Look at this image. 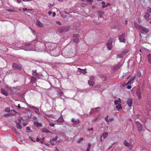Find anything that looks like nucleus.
Returning <instances> with one entry per match:
<instances>
[{
    "mask_svg": "<svg viewBox=\"0 0 151 151\" xmlns=\"http://www.w3.org/2000/svg\"><path fill=\"white\" fill-rule=\"evenodd\" d=\"M128 49H126L124 50L122 52L117 55V58L120 59V60L122 61L123 60V57L128 52Z\"/></svg>",
    "mask_w": 151,
    "mask_h": 151,
    "instance_id": "obj_1",
    "label": "nucleus"
},
{
    "mask_svg": "<svg viewBox=\"0 0 151 151\" xmlns=\"http://www.w3.org/2000/svg\"><path fill=\"white\" fill-rule=\"evenodd\" d=\"M121 99L120 98H119L118 100H115L114 101L115 105H116V108L115 109V111H119V109L122 108V107L121 104Z\"/></svg>",
    "mask_w": 151,
    "mask_h": 151,
    "instance_id": "obj_2",
    "label": "nucleus"
},
{
    "mask_svg": "<svg viewBox=\"0 0 151 151\" xmlns=\"http://www.w3.org/2000/svg\"><path fill=\"white\" fill-rule=\"evenodd\" d=\"M126 38L125 34L123 33L119 37L118 39L120 42L125 43L126 42Z\"/></svg>",
    "mask_w": 151,
    "mask_h": 151,
    "instance_id": "obj_3",
    "label": "nucleus"
},
{
    "mask_svg": "<svg viewBox=\"0 0 151 151\" xmlns=\"http://www.w3.org/2000/svg\"><path fill=\"white\" fill-rule=\"evenodd\" d=\"M113 39L110 38L109 40L106 44L107 48L110 50L112 47Z\"/></svg>",
    "mask_w": 151,
    "mask_h": 151,
    "instance_id": "obj_4",
    "label": "nucleus"
},
{
    "mask_svg": "<svg viewBox=\"0 0 151 151\" xmlns=\"http://www.w3.org/2000/svg\"><path fill=\"white\" fill-rule=\"evenodd\" d=\"M135 123L137 127L138 130L139 131H142V126L141 123L139 121H138L136 120H135Z\"/></svg>",
    "mask_w": 151,
    "mask_h": 151,
    "instance_id": "obj_5",
    "label": "nucleus"
},
{
    "mask_svg": "<svg viewBox=\"0 0 151 151\" xmlns=\"http://www.w3.org/2000/svg\"><path fill=\"white\" fill-rule=\"evenodd\" d=\"M123 64L122 62H119L117 64L114 66V70H116L119 69L122 66Z\"/></svg>",
    "mask_w": 151,
    "mask_h": 151,
    "instance_id": "obj_6",
    "label": "nucleus"
},
{
    "mask_svg": "<svg viewBox=\"0 0 151 151\" xmlns=\"http://www.w3.org/2000/svg\"><path fill=\"white\" fill-rule=\"evenodd\" d=\"M93 77H90V80L88 81V83L91 86H93L94 85V81Z\"/></svg>",
    "mask_w": 151,
    "mask_h": 151,
    "instance_id": "obj_7",
    "label": "nucleus"
},
{
    "mask_svg": "<svg viewBox=\"0 0 151 151\" xmlns=\"http://www.w3.org/2000/svg\"><path fill=\"white\" fill-rule=\"evenodd\" d=\"M68 29L65 27H61L58 28V32L60 33H62L63 32H65L68 31Z\"/></svg>",
    "mask_w": 151,
    "mask_h": 151,
    "instance_id": "obj_8",
    "label": "nucleus"
},
{
    "mask_svg": "<svg viewBox=\"0 0 151 151\" xmlns=\"http://www.w3.org/2000/svg\"><path fill=\"white\" fill-rule=\"evenodd\" d=\"M140 31H141L142 33H147L148 32L149 30L148 29L142 26Z\"/></svg>",
    "mask_w": 151,
    "mask_h": 151,
    "instance_id": "obj_9",
    "label": "nucleus"
},
{
    "mask_svg": "<svg viewBox=\"0 0 151 151\" xmlns=\"http://www.w3.org/2000/svg\"><path fill=\"white\" fill-rule=\"evenodd\" d=\"M79 35L78 34H74L73 35V40L75 42L77 43L78 41Z\"/></svg>",
    "mask_w": 151,
    "mask_h": 151,
    "instance_id": "obj_10",
    "label": "nucleus"
},
{
    "mask_svg": "<svg viewBox=\"0 0 151 151\" xmlns=\"http://www.w3.org/2000/svg\"><path fill=\"white\" fill-rule=\"evenodd\" d=\"M132 100L131 98L128 99L127 101V104L129 107H131L132 106Z\"/></svg>",
    "mask_w": 151,
    "mask_h": 151,
    "instance_id": "obj_11",
    "label": "nucleus"
},
{
    "mask_svg": "<svg viewBox=\"0 0 151 151\" xmlns=\"http://www.w3.org/2000/svg\"><path fill=\"white\" fill-rule=\"evenodd\" d=\"M12 66L14 68L17 69H21V66L15 63H13L12 65Z\"/></svg>",
    "mask_w": 151,
    "mask_h": 151,
    "instance_id": "obj_12",
    "label": "nucleus"
},
{
    "mask_svg": "<svg viewBox=\"0 0 151 151\" xmlns=\"http://www.w3.org/2000/svg\"><path fill=\"white\" fill-rule=\"evenodd\" d=\"M136 94L139 99L141 98V93L140 90L139 89L137 90L136 91Z\"/></svg>",
    "mask_w": 151,
    "mask_h": 151,
    "instance_id": "obj_13",
    "label": "nucleus"
},
{
    "mask_svg": "<svg viewBox=\"0 0 151 151\" xmlns=\"http://www.w3.org/2000/svg\"><path fill=\"white\" fill-rule=\"evenodd\" d=\"M108 136V133H103L102 135L101 136V141H102L106 137Z\"/></svg>",
    "mask_w": 151,
    "mask_h": 151,
    "instance_id": "obj_14",
    "label": "nucleus"
},
{
    "mask_svg": "<svg viewBox=\"0 0 151 151\" xmlns=\"http://www.w3.org/2000/svg\"><path fill=\"white\" fill-rule=\"evenodd\" d=\"M134 26L139 31L140 30L142 27V26L138 24L137 22L134 23Z\"/></svg>",
    "mask_w": 151,
    "mask_h": 151,
    "instance_id": "obj_15",
    "label": "nucleus"
},
{
    "mask_svg": "<svg viewBox=\"0 0 151 151\" xmlns=\"http://www.w3.org/2000/svg\"><path fill=\"white\" fill-rule=\"evenodd\" d=\"M36 25L39 27H43V25L38 20L37 21Z\"/></svg>",
    "mask_w": 151,
    "mask_h": 151,
    "instance_id": "obj_16",
    "label": "nucleus"
},
{
    "mask_svg": "<svg viewBox=\"0 0 151 151\" xmlns=\"http://www.w3.org/2000/svg\"><path fill=\"white\" fill-rule=\"evenodd\" d=\"M75 54L73 53L71 51L68 52L67 53V56L69 58H71L74 56Z\"/></svg>",
    "mask_w": 151,
    "mask_h": 151,
    "instance_id": "obj_17",
    "label": "nucleus"
},
{
    "mask_svg": "<svg viewBox=\"0 0 151 151\" xmlns=\"http://www.w3.org/2000/svg\"><path fill=\"white\" fill-rule=\"evenodd\" d=\"M1 92L5 96H7L8 95V93L7 91L4 88L1 89Z\"/></svg>",
    "mask_w": 151,
    "mask_h": 151,
    "instance_id": "obj_18",
    "label": "nucleus"
},
{
    "mask_svg": "<svg viewBox=\"0 0 151 151\" xmlns=\"http://www.w3.org/2000/svg\"><path fill=\"white\" fill-rule=\"evenodd\" d=\"M78 69L80 70L79 71L80 73V74H83V75H84L86 73V69H83L80 68H78Z\"/></svg>",
    "mask_w": 151,
    "mask_h": 151,
    "instance_id": "obj_19",
    "label": "nucleus"
},
{
    "mask_svg": "<svg viewBox=\"0 0 151 151\" xmlns=\"http://www.w3.org/2000/svg\"><path fill=\"white\" fill-rule=\"evenodd\" d=\"M150 16V14L149 13L147 12L145 13L144 15V18L147 20H149V17Z\"/></svg>",
    "mask_w": 151,
    "mask_h": 151,
    "instance_id": "obj_20",
    "label": "nucleus"
},
{
    "mask_svg": "<svg viewBox=\"0 0 151 151\" xmlns=\"http://www.w3.org/2000/svg\"><path fill=\"white\" fill-rule=\"evenodd\" d=\"M71 121L73 122V123H80V121L79 119H75L73 118H72V119Z\"/></svg>",
    "mask_w": 151,
    "mask_h": 151,
    "instance_id": "obj_21",
    "label": "nucleus"
},
{
    "mask_svg": "<svg viewBox=\"0 0 151 151\" xmlns=\"http://www.w3.org/2000/svg\"><path fill=\"white\" fill-rule=\"evenodd\" d=\"M124 144L125 146L127 147H129L131 145V144L127 142L126 140L124 141Z\"/></svg>",
    "mask_w": 151,
    "mask_h": 151,
    "instance_id": "obj_22",
    "label": "nucleus"
},
{
    "mask_svg": "<svg viewBox=\"0 0 151 151\" xmlns=\"http://www.w3.org/2000/svg\"><path fill=\"white\" fill-rule=\"evenodd\" d=\"M99 78L102 79L103 81H105L106 79V76L101 74L99 75Z\"/></svg>",
    "mask_w": 151,
    "mask_h": 151,
    "instance_id": "obj_23",
    "label": "nucleus"
},
{
    "mask_svg": "<svg viewBox=\"0 0 151 151\" xmlns=\"http://www.w3.org/2000/svg\"><path fill=\"white\" fill-rule=\"evenodd\" d=\"M57 122L59 123L63 122L64 121L63 119L62 116H60L58 119L56 120Z\"/></svg>",
    "mask_w": 151,
    "mask_h": 151,
    "instance_id": "obj_24",
    "label": "nucleus"
},
{
    "mask_svg": "<svg viewBox=\"0 0 151 151\" xmlns=\"http://www.w3.org/2000/svg\"><path fill=\"white\" fill-rule=\"evenodd\" d=\"M35 124H36V126L38 127H41L42 126V124L41 123H38L37 122H34Z\"/></svg>",
    "mask_w": 151,
    "mask_h": 151,
    "instance_id": "obj_25",
    "label": "nucleus"
},
{
    "mask_svg": "<svg viewBox=\"0 0 151 151\" xmlns=\"http://www.w3.org/2000/svg\"><path fill=\"white\" fill-rule=\"evenodd\" d=\"M147 57L148 59L149 62L151 64V55L150 54H148L147 55Z\"/></svg>",
    "mask_w": 151,
    "mask_h": 151,
    "instance_id": "obj_26",
    "label": "nucleus"
},
{
    "mask_svg": "<svg viewBox=\"0 0 151 151\" xmlns=\"http://www.w3.org/2000/svg\"><path fill=\"white\" fill-rule=\"evenodd\" d=\"M98 13L100 17H102L104 14V12L100 10L98 11Z\"/></svg>",
    "mask_w": 151,
    "mask_h": 151,
    "instance_id": "obj_27",
    "label": "nucleus"
},
{
    "mask_svg": "<svg viewBox=\"0 0 151 151\" xmlns=\"http://www.w3.org/2000/svg\"><path fill=\"white\" fill-rule=\"evenodd\" d=\"M147 106L148 107H151V98L149 100L147 104Z\"/></svg>",
    "mask_w": 151,
    "mask_h": 151,
    "instance_id": "obj_28",
    "label": "nucleus"
},
{
    "mask_svg": "<svg viewBox=\"0 0 151 151\" xmlns=\"http://www.w3.org/2000/svg\"><path fill=\"white\" fill-rule=\"evenodd\" d=\"M42 132H50L47 129H46L45 128H44L42 129Z\"/></svg>",
    "mask_w": 151,
    "mask_h": 151,
    "instance_id": "obj_29",
    "label": "nucleus"
},
{
    "mask_svg": "<svg viewBox=\"0 0 151 151\" xmlns=\"http://www.w3.org/2000/svg\"><path fill=\"white\" fill-rule=\"evenodd\" d=\"M33 75L34 76H36L37 77H39V75L36 73V72H33L32 73Z\"/></svg>",
    "mask_w": 151,
    "mask_h": 151,
    "instance_id": "obj_30",
    "label": "nucleus"
},
{
    "mask_svg": "<svg viewBox=\"0 0 151 151\" xmlns=\"http://www.w3.org/2000/svg\"><path fill=\"white\" fill-rule=\"evenodd\" d=\"M128 73H127V74L125 75H124L123 76V77H124V78H125L126 79H128L131 76V75H129L128 76H127V75L128 74Z\"/></svg>",
    "mask_w": 151,
    "mask_h": 151,
    "instance_id": "obj_31",
    "label": "nucleus"
},
{
    "mask_svg": "<svg viewBox=\"0 0 151 151\" xmlns=\"http://www.w3.org/2000/svg\"><path fill=\"white\" fill-rule=\"evenodd\" d=\"M58 93L60 95H62L63 94V92L60 90H58L57 91Z\"/></svg>",
    "mask_w": 151,
    "mask_h": 151,
    "instance_id": "obj_32",
    "label": "nucleus"
},
{
    "mask_svg": "<svg viewBox=\"0 0 151 151\" xmlns=\"http://www.w3.org/2000/svg\"><path fill=\"white\" fill-rule=\"evenodd\" d=\"M133 82L130 79L129 81L126 84V85H130L132 83H133Z\"/></svg>",
    "mask_w": 151,
    "mask_h": 151,
    "instance_id": "obj_33",
    "label": "nucleus"
},
{
    "mask_svg": "<svg viewBox=\"0 0 151 151\" xmlns=\"http://www.w3.org/2000/svg\"><path fill=\"white\" fill-rule=\"evenodd\" d=\"M6 11H7L8 12H16V11L15 10H14V9H7L6 10Z\"/></svg>",
    "mask_w": 151,
    "mask_h": 151,
    "instance_id": "obj_34",
    "label": "nucleus"
},
{
    "mask_svg": "<svg viewBox=\"0 0 151 151\" xmlns=\"http://www.w3.org/2000/svg\"><path fill=\"white\" fill-rule=\"evenodd\" d=\"M5 111L9 112L10 111V109L9 108H7L5 109Z\"/></svg>",
    "mask_w": 151,
    "mask_h": 151,
    "instance_id": "obj_35",
    "label": "nucleus"
},
{
    "mask_svg": "<svg viewBox=\"0 0 151 151\" xmlns=\"http://www.w3.org/2000/svg\"><path fill=\"white\" fill-rule=\"evenodd\" d=\"M137 77H140L141 76V74L140 72H138L137 73Z\"/></svg>",
    "mask_w": 151,
    "mask_h": 151,
    "instance_id": "obj_36",
    "label": "nucleus"
},
{
    "mask_svg": "<svg viewBox=\"0 0 151 151\" xmlns=\"http://www.w3.org/2000/svg\"><path fill=\"white\" fill-rule=\"evenodd\" d=\"M56 124V123H51L50 122L49 124L50 125V126L51 127H54L55 125Z\"/></svg>",
    "mask_w": 151,
    "mask_h": 151,
    "instance_id": "obj_37",
    "label": "nucleus"
},
{
    "mask_svg": "<svg viewBox=\"0 0 151 151\" xmlns=\"http://www.w3.org/2000/svg\"><path fill=\"white\" fill-rule=\"evenodd\" d=\"M136 78V76H132L131 79H130L131 80H132V81L133 82V81L135 79V78Z\"/></svg>",
    "mask_w": 151,
    "mask_h": 151,
    "instance_id": "obj_38",
    "label": "nucleus"
},
{
    "mask_svg": "<svg viewBox=\"0 0 151 151\" xmlns=\"http://www.w3.org/2000/svg\"><path fill=\"white\" fill-rule=\"evenodd\" d=\"M86 1L90 4H91L93 2V0H85Z\"/></svg>",
    "mask_w": 151,
    "mask_h": 151,
    "instance_id": "obj_39",
    "label": "nucleus"
},
{
    "mask_svg": "<svg viewBox=\"0 0 151 151\" xmlns=\"http://www.w3.org/2000/svg\"><path fill=\"white\" fill-rule=\"evenodd\" d=\"M22 127V125L20 124H17V127L18 129H21Z\"/></svg>",
    "mask_w": 151,
    "mask_h": 151,
    "instance_id": "obj_40",
    "label": "nucleus"
},
{
    "mask_svg": "<svg viewBox=\"0 0 151 151\" xmlns=\"http://www.w3.org/2000/svg\"><path fill=\"white\" fill-rule=\"evenodd\" d=\"M57 139H58V137H57V136H56L55 137V138H53L52 139V140H51L52 141H55L57 140Z\"/></svg>",
    "mask_w": 151,
    "mask_h": 151,
    "instance_id": "obj_41",
    "label": "nucleus"
},
{
    "mask_svg": "<svg viewBox=\"0 0 151 151\" xmlns=\"http://www.w3.org/2000/svg\"><path fill=\"white\" fill-rule=\"evenodd\" d=\"M80 123H73V126H75L76 127H78V125Z\"/></svg>",
    "mask_w": 151,
    "mask_h": 151,
    "instance_id": "obj_42",
    "label": "nucleus"
},
{
    "mask_svg": "<svg viewBox=\"0 0 151 151\" xmlns=\"http://www.w3.org/2000/svg\"><path fill=\"white\" fill-rule=\"evenodd\" d=\"M29 107H30V108H31V109H37V108L33 106H30Z\"/></svg>",
    "mask_w": 151,
    "mask_h": 151,
    "instance_id": "obj_43",
    "label": "nucleus"
},
{
    "mask_svg": "<svg viewBox=\"0 0 151 151\" xmlns=\"http://www.w3.org/2000/svg\"><path fill=\"white\" fill-rule=\"evenodd\" d=\"M113 118H111L109 119L108 120V122H107V123H109V122H110L112 121L113 120Z\"/></svg>",
    "mask_w": 151,
    "mask_h": 151,
    "instance_id": "obj_44",
    "label": "nucleus"
},
{
    "mask_svg": "<svg viewBox=\"0 0 151 151\" xmlns=\"http://www.w3.org/2000/svg\"><path fill=\"white\" fill-rule=\"evenodd\" d=\"M108 116H107L105 118V119L106 120V121L107 122H108Z\"/></svg>",
    "mask_w": 151,
    "mask_h": 151,
    "instance_id": "obj_45",
    "label": "nucleus"
},
{
    "mask_svg": "<svg viewBox=\"0 0 151 151\" xmlns=\"http://www.w3.org/2000/svg\"><path fill=\"white\" fill-rule=\"evenodd\" d=\"M94 111V109H91L90 112V114L93 113Z\"/></svg>",
    "mask_w": 151,
    "mask_h": 151,
    "instance_id": "obj_46",
    "label": "nucleus"
},
{
    "mask_svg": "<svg viewBox=\"0 0 151 151\" xmlns=\"http://www.w3.org/2000/svg\"><path fill=\"white\" fill-rule=\"evenodd\" d=\"M83 140V138L82 137L80 139V140H78L77 141V143H80V142L81 141Z\"/></svg>",
    "mask_w": 151,
    "mask_h": 151,
    "instance_id": "obj_47",
    "label": "nucleus"
},
{
    "mask_svg": "<svg viewBox=\"0 0 151 151\" xmlns=\"http://www.w3.org/2000/svg\"><path fill=\"white\" fill-rule=\"evenodd\" d=\"M4 117H6L10 116V115L9 114H6L4 115Z\"/></svg>",
    "mask_w": 151,
    "mask_h": 151,
    "instance_id": "obj_48",
    "label": "nucleus"
},
{
    "mask_svg": "<svg viewBox=\"0 0 151 151\" xmlns=\"http://www.w3.org/2000/svg\"><path fill=\"white\" fill-rule=\"evenodd\" d=\"M27 130H28V131H27V132H28V131H29L30 129V127H27Z\"/></svg>",
    "mask_w": 151,
    "mask_h": 151,
    "instance_id": "obj_49",
    "label": "nucleus"
},
{
    "mask_svg": "<svg viewBox=\"0 0 151 151\" xmlns=\"http://www.w3.org/2000/svg\"><path fill=\"white\" fill-rule=\"evenodd\" d=\"M132 88V87L131 86H127V88L128 89H130Z\"/></svg>",
    "mask_w": 151,
    "mask_h": 151,
    "instance_id": "obj_50",
    "label": "nucleus"
},
{
    "mask_svg": "<svg viewBox=\"0 0 151 151\" xmlns=\"http://www.w3.org/2000/svg\"><path fill=\"white\" fill-rule=\"evenodd\" d=\"M147 12L150 13L151 14V8L150 9L147 10Z\"/></svg>",
    "mask_w": 151,
    "mask_h": 151,
    "instance_id": "obj_51",
    "label": "nucleus"
},
{
    "mask_svg": "<svg viewBox=\"0 0 151 151\" xmlns=\"http://www.w3.org/2000/svg\"><path fill=\"white\" fill-rule=\"evenodd\" d=\"M91 146V144L90 143H88V148H90Z\"/></svg>",
    "mask_w": 151,
    "mask_h": 151,
    "instance_id": "obj_52",
    "label": "nucleus"
},
{
    "mask_svg": "<svg viewBox=\"0 0 151 151\" xmlns=\"http://www.w3.org/2000/svg\"><path fill=\"white\" fill-rule=\"evenodd\" d=\"M29 138L32 141H33L34 142H35V141H34L32 137H29Z\"/></svg>",
    "mask_w": 151,
    "mask_h": 151,
    "instance_id": "obj_53",
    "label": "nucleus"
},
{
    "mask_svg": "<svg viewBox=\"0 0 151 151\" xmlns=\"http://www.w3.org/2000/svg\"><path fill=\"white\" fill-rule=\"evenodd\" d=\"M56 23L58 24L59 25H61V23L60 22H59V21H57L56 22Z\"/></svg>",
    "mask_w": 151,
    "mask_h": 151,
    "instance_id": "obj_54",
    "label": "nucleus"
},
{
    "mask_svg": "<svg viewBox=\"0 0 151 151\" xmlns=\"http://www.w3.org/2000/svg\"><path fill=\"white\" fill-rule=\"evenodd\" d=\"M11 112H12L16 114V111L14 110H11Z\"/></svg>",
    "mask_w": 151,
    "mask_h": 151,
    "instance_id": "obj_55",
    "label": "nucleus"
},
{
    "mask_svg": "<svg viewBox=\"0 0 151 151\" xmlns=\"http://www.w3.org/2000/svg\"><path fill=\"white\" fill-rule=\"evenodd\" d=\"M106 7H107V5H103L102 6V7L103 8H105Z\"/></svg>",
    "mask_w": 151,
    "mask_h": 151,
    "instance_id": "obj_56",
    "label": "nucleus"
},
{
    "mask_svg": "<svg viewBox=\"0 0 151 151\" xmlns=\"http://www.w3.org/2000/svg\"><path fill=\"white\" fill-rule=\"evenodd\" d=\"M27 123H24L23 124V125L24 126H26L27 125Z\"/></svg>",
    "mask_w": 151,
    "mask_h": 151,
    "instance_id": "obj_57",
    "label": "nucleus"
},
{
    "mask_svg": "<svg viewBox=\"0 0 151 151\" xmlns=\"http://www.w3.org/2000/svg\"><path fill=\"white\" fill-rule=\"evenodd\" d=\"M56 15V14L55 12H53L52 13V16L53 17H55Z\"/></svg>",
    "mask_w": 151,
    "mask_h": 151,
    "instance_id": "obj_58",
    "label": "nucleus"
},
{
    "mask_svg": "<svg viewBox=\"0 0 151 151\" xmlns=\"http://www.w3.org/2000/svg\"><path fill=\"white\" fill-rule=\"evenodd\" d=\"M27 8H24L23 9V11H25L27 10Z\"/></svg>",
    "mask_w": 151,
    "mask_h": 151,
    "instance_id": "obj_59",
    "label": "nucleus"
},
{
    "mask_svg": "<svg viewBox=\"0 0 151 151\" xmlns=\"http://www.w3.org/2000/svg\"><path fill=\"white\" fill-rule=\"evenodd\" d=\"M48 13L49 15H50L52 13V12L49 11L48 12Z\"/></svg>",
    "mask_w": 151,
    "mask_h": 151,
    "instance_id": "obj_60",
    "label": "nucleus"
},
{
    "mask_svg": "<svg viewBox=\"0 0 151 151\" xmlns=\"http://www.w3.org/2000/svg\"><path fill=\"white\" fill-rule=\"evenodd\" d=\"M98 117L96 118L93 119V121L95 122L98 119Z\"/></svg>",
    "mask_w": 151,
    "mask_h": 151,
    "instance_id": "obj_61",
    "label": "nucleus"
},
{
    "mask_svg": "<svg viewBox=\"0 0 151 151\" xmlns=\"http://www.w3.org/2000/svg\"><path fill=\"white\" fill-rule=\"evenodd\" d=\"M18 108L19 109H21V106H20V105L19 104H18Z\"/></svg>",
    "mask_w": 151,
    "mask_h": 151,
    "instance_id": "obj_62",
    "label": "nucleus"
},
{
    "mask_svg": "<svg viewBox=\"0 0 151 151\" xmlns=\"http://www.w3.org/2000/svg\"><path fill=\"white\" fill-rule=\"evenodd\" d=\"M36 141H37V142H39V141H40V139H39L38 138H36Z\"/></svg>",
    "mask_w": 151,
    "mask_h": 151,
    "instance_id": "obj_63",
    "label": "nucleus"
},
{
    "mask_svg": "<svg viewBox=\"0 0 151 151\" xmlns=\"http://www.w3.org/2000/svg\"><path fill=\"white\" fill-rule=\"evenodd\" d=\"M90 148L87 147L86 151H90Z\"/></svg>",
    "mask_w": 151,
    "mask_h": 151,
    "instance_id": "obj_64",
    "label": "nucleus"
}]
</instances>
